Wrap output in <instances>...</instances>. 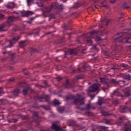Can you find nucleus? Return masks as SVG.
<instances>
[{
    "mask_svg": "<svg viewBox=\"0 0 131 131\" xmlns=\"http://www.w3.org/2000/svg\"><path fill=\"white\" fill-rule=\"evenodd\" d=\"M14 16H9L8 19L2 26H0V31H2L4 30V28L6 26H11L12 25V22L16 21L20 16L23 17H28V16H31L33 15V12L30 11H26L24 12H18L14 11L13 12Z\"/></svg>",
    "mask_w": 131,
    "mask_h": 131,
    "instance_id": "nucleus-1",
    "label": "nucleus"
},
{
    "mask_svg": "<svg viewBox=\"0 0 131 131\" xmlns=\"http://www.w3.org/2000/svg\"><path fill=\"white\" fill-rule=\"evenodd\" d=\"M98 31H93L91 33H89L87 35L86 38L84 39V41H85L86 43L89 45H92L93 41L92 39L94 38L96 40V41H100L101 40V38L98 36Z\"/></svg>",
    "mask_w": 131,
    "mask_h": 131,
    "instance_id": "nucleus-2",
    "label": "nucleus"
},
{
    "mask_svg": "<svg viewBox=\"0 0 131 131\" xmlns=\"http://www.w3.org/2000/svg\"><path fill=\"white\" fill-rule=\"evenodd\" d=\"M123 35L122 33H119L114 36L115 41H120L122 43H131V38L127 37L121 39V36Z\"/></svg>",
    "mask_w": 131,
    "mask_h": 131,
    "instance_id": "nucleus-3",
    "label": "nucleus"
},
{
    "mask_svg": "<svg viewBox=\"0 0 131 131\" xmlns=\"http://www.w3.org/2000/svg\"><path fill=\"white\" fill-rule=\"evenodd\" d=\"M71 98L74 99V103L76 105H79V106H77L78 109H81L80 105L84 104V98L79 95H77L76 96H71Z\"/></svg>",
    "mask_w": 131,
    "mask_h": 131,
    "instance_id": "nucleus-4",
    "label": "nucleus"
},
{
    "mask_svg": "<svg viewBox=\"0 0 131 131\" xmlns=\"http://www.w3.org/2000/svg\"><path fill=\"white\" fill-rule=\"evenodd\" d=\"M100 80L102 82H104L105 84L109 85V83H114V84H117L118 83H120V82H123L124 85H127L128 83H125V80H120L119 82H117L116 80L114 79H112L110 82H107L105 80V79L103 78H100Z\"/></svg>",
    "mask_w": 131,
    "mask_h": 131,
    "instance_id": "nucleus-5",
    "label": "nucleus"
},
{
    "mask_svg": "<svg viewBox=\"0 0 131 131\" xmlns=\"http://www.w3.org/2000/svg\"><path fill=\"white\" fill-rule=\"evenodd\" d=\"M77 82V80L74 79L72 83L69 82V80H67L65 84L63 85V86L66 88V89H69V88H74L75 85L74 83H76Z\"/></svg>",
    "mask_w": 131,
    "mask_h": 131,
    "instance_id": "nucleus-6",
    "label": "nucleus"
},
{
    "mask_svg": "<svg viewBox=\"0 0 131 131\" xmlns=\"http://www.w3.org/2000/svg\"><path fill=\"white\" fill-rule=\"evenodd\" d=\"M21 38V36H16L13 38L12 39L9 41V45L7 47V48H12L13 47V45L15 43L16 41L19 40Z\"/></svg>",
    "mask_w": 131,
    "mask_h": 131,
    "instance_id": "nucleus-7",
    "label": "nucleus"
},
{
    "mask_svg": "<svg viewBox=\"0 0 131 131\" xmlns=\"http://www.w3.org/2000/svg\"><path fill=\"white\" fill-rule=\"evenodd\" d=\"M110 22H111V20L110 19H104L101 20L99 23L100 25V28H105V27H107Z\"/></svg>",
    "mask_w": 131,
    "mask_h": 131,
    "instance_id": "nucleus-8",
    "label": "nucleus"
},
{
    "mask_svg": "<svg viewBox=\"0 0 131 131\" xmlns=\"http://www.w3.org/2000/svg\"><path fill=\"white\" fill-rule=\"evenodd\" d=\"M78 52H79V50L78 49H70L68 52H65V55L67 56V55H77L78 54Z\"/></svg>",
    "mask_w": 131,
    "mask_h": 131,
    "instance_id": "nucleus-9",
    "label": "nucleus"
},
{
    "mask_svg": "<svg viewBox=\"0 0 131 131\" xmlns=\"http://www.w3.org/2000/svg\"><path fill=\"white\" fill-rule=\"evenodd\" d=\"M45 100L46 102H49L50 100V96L43 94L40 96H37V100H39V102H42L41 100Z\"/></svg>",
    "mask_w": 131,
    "mask_h": 131,
    "instance_id": "nucleus-10",
    "label": "nucleus"
},
{
    "mask_svg": "<svg viewBox=\"0 0 131 131\" xmlns=\"http://www.w3.org/2000/svg\"><path fill=\"white\" fill-rule=\"evenodd\" d=\"M99 90V87L97 84H94L89 88V92L90 93H95Z\"/></svg>",
    "mask_w": 131,
    "mask_h": 131,
    "instance_id": "nucleus-11",
    "label": "nucleus"
},
{
    "mask_svg": "<svg viewBox=\"0 0 131 131\" xmlns=\"http://www.w3.org/2000/svg\"><path fill=\"white\" fill-rule=\"evenodd\" d=\"M3 54L4 55H6V54H7L8 55H11V61L13 63V64L15 63L16 61H14V60L16 59L15 57H14V56H15V54L12 53L11 51H5V52H3Z\"/></svg>",
    "mask_w": 131,
    "mask_h": 131,
    "instance_id": "nucleus-12",
    "label": "nucleus"
},
{
    "mask_svg": "<svg viewBox=\"0 0 131 131\" xmlns=\"http://www.w3.org/2000/svg\"><path fill=\"white\" fill-rule=\"evenodd\" d=\"M52 129H54L55 131H65L64 129L58 126L56 124L53 123L52 126Z\"/></svg>",
    "mask_w": 131,
    "mask_h": 131,
    "instance_id": "nucleus-13",
    "label": "nucleus"
},
{
    "mask_svg": "<svg viewBox=\"0 0 131 131\" xmlns=\"http://www.w3.org/2000/svg\"><path fill=\"white\" fill-rule=\"evenodd\" d=\"M112 95L115 97H121V98H123V95L118 91V90H114Z\"/></svg>",
    "mask_w": 131,
    "mask_h": 131,
    "instance_id": "nucleus-14",
    "label": "nucleus"
},
{
    "mask_svg": "<svg viewBox=\"0 0 131 131\" xmlns=\"http://www.w3.org/2000/svg\"><path fill=\"white\" fill-rule=\"evenodd\" d=\"M31 92H32L31 88L29 87H23V93L24 95H27V94H29V93H31Z\"/></svg>",
    "mask_w": 131,
    "mask_h": 131,
    "instance_id": "nucleus-15",
    "label": "nucleus"
},
{
    "mask_svg": "<svg viewBox=\"0 0 131 131\" xmlns=\"http://www.w3.org/2000/svg\"><path fill=\"white\" fill-rule=\"evenodd\" d=\"M53 9V6H47L46 8V10L45 11V12H43V14L45 16H47L49 14H50V12L52 11V9Z\"/></svg>",
    "mask_w": 131,
    "mask_h": 131,
    "instance_id": "nucleus-16",
    "label": "nucleus"
},
{
    "mask_svg": "<svg viewBox=\"0 0 131 131\" xmlns=\"http://www.w3.org/2000/svg\"><path fill=\"white\" fill-rule=\"evenodd\" d=\"M130 89L129 88H126L123 90V93H124L126 97H129L130 96Z\"/></svg>",
    "mask_w": 131,
    "mask_h": 131,
    "instance_id": "nucleus-17",
    "label": "nucleus"
},
{
    "mask_svg": "<svg viewBox=\"0 0 131 131\" xmlns=\"http://www.w3.org/2000/svg\"><path fill=\"white\" fill-rule=\"evenodd\" d=\"M123 120H126V118L125 117H121L118 119V121L117 122V124L118 125H122V121Z\"/></svg>",
    "mask_w": 131,
    "mask_h": 131,
    "instance_id": "nucleus-18",
    "label": "nucleus"
},
{
    "mask_svg": "<svg viewBox=\"0 0 131 131\" xmlns=\"http://www.w3.org/2000/svg\"><path fill=\"white\" fill-rule=\"evenodd\" d=\"M112 49H113V50H115V51H121V50H122V46L116 45L112 47Z\"/></svg>",
    "mask_w": 131,
    "mask_h": 131,
    "instance_id": "nucleus-19",
    "label": "nucleus"
},
{
    "mask_svg": "<svg viewBox=\"0 0 131 131\" xmlns=\"http://www.w3.org/2000/svg\"><path fill=\"white\" fill-rule=\"evenodd\" d=\"M6 7L7 9H14L15 8V4L13 2H10L6 5Z\"/></svg>",
    "mask_w": 131,
    "mask_h": 131,
    "instance_id": "nucleus-20",
    "label": "nucleus"
},
{
    "mask_svg": "<svg viewBox=\"0 0 131 131\" xmlns=\"http://www.w3.org/2000/svg\"><path fill=\"white\" fill-rule=\"evenodd\" d=\"M26 46H27V40L21 41L19 42V47L22 49L26 47Z\"/></svg>",
    "mask_w": 131,
    "mask_h": 131,
    "instance_id": "nucleus-21",
    "label": "nucleus"
},
{
    "mask_svg": "<svg viewBox=\"0 0 131 131\" xmlns=\"http://www.w3.org/2000/svg\"><path fill=\"white\" fill-rule=\"evenodd\" d=\"M119 111L121 113H125L127 111V108L124 106H121L119 108Z\"/></svg>",
    "mask_w": 131,
    "mask_h": 131,
    "instance_id": "nucleus-22",
    "label": "nucleus"
},
{
    "mask_svg": "<svg viewBox=\"0 0 131 131\" xmlns=\"http://www.w3.org/2000/svg\"><path fill=\"white\" fill-rule=\"evenodd\" d=\"M112 120H108V119H104L103 121V123H105V124H108L109 125L112 124Z\"/></svg>",
    "mask_w": 131,
    "mask_h": 131,
    "instance_id": "nucleus-23",
    "label": "nucleus"
},
{
    "mask_svg": "<svg viewBox=\"0 0 131 131\" xmlns=\"http://www.w3.org/2000/svg\"><path fill=\"white\" fill-rule=\"evenodd\" d=\"M126 128L125 129L124 131H131V125L128 124H124Z\"/></svg>",
    "mask_w": 131,
    "mask_h": 131,
    "instance_id": "nucleus-24",
    "label": "nucleus"
},
{
    "mask_svg": "<svg viewBox=\"0 0 131 131\" xmlns=\"http://www.w3.org/2000/svg\"><path fill=\"white\" fill-rule=\"evenodd\" d=\"M57 111L59 113H63V112L65 111V107H64V106L59 107L57 108Z\"/></svg>",
    "mask_w": 131,
    "mask_h": 131,
    "instance_id": "nucleus-25",
    "label": "nucleus"
},
{
    "mask_svg": "<svg viewBox=\"0 0 131 131\" xmlns=\"http://www.w3.org/2000/svg\"><path fill=\"white\" fill-rule=\"evenodd\" d=\"M92 108L91 104H88L84 108H82V110H90Z\"/></svg>",
    "mask_w": 131,
    "mask_h": 131,
    "instance_id": "nucleus-26",
    "label": "nucleus"
},
{
    "mask_svg": "<svg viewBox=\"0 0 131 131\" xmlns=\"http://www.w3.org/2000/svg\"><path fill=\"white\" fill-rule=\"evenodd\" d=\"M124 79H126L127 80H131V76L129 74H126L123 76Z\"/></svg>",
    "mask_w": 131,
    "mask_h": 131,
    "instance_id": "nucleus-27",
    "label": "nucleus"
},
{
    "mask_svg": "<svg viewBox=\"0 0 131 131\" xmlns=\"http://www.w3.org/2000/svg\"><path fill=\"white\" fill-rule=\"evenodd\" d=\"M101 113L103 116H110V115H112V114L109 113V112L102 111Z\"/></svg>",
    "mask_w": 131,
    "mask_h": 131,
    "instance_id": "nucleus-28",
    "label": "nucleus"
},
{
    "mask_svg": "<svg viewBox=\"0 0 131 131\" xmlns=\"http://www.w3.org/2000/svg\"><path fill=\"white\" fill-rule=\"evenodd\" d=\"M40 107H42V108H43L45 110H50V109H51V107L49 105H41Z\"/></svg>",
    "mask_w": 131,
    "mask_h": 131,
    "instance_id": "nucleus-29",
    "label": "nucleus"
},
{
    "mask_svg": "<svg viewBox=\"0 0 131 131\" xmlns=\"http://www.w3.org/2000/svg\"><path fill=\"white\" fill-rule=\"evenodd\" d=\"M53 104L54 106H57L58 105H60V104H61V102H60L59 100L55 99L53 101Z\"/></svg>",
    "mask_w": 131,
    "mask_h": 131,
    "instance_id": "nucleus-30",
    "label": "nucleus"
},
{
    "mask_svg": "<svg viewBox=\"0 0 131 131\" xmlns=\"http://www.w3.org/2000/svg\"><path fill=\"white\" fill-rule=\"evenodd\" d=\"M34 2V0H27V3L28 6L30 7V6L32 4V3Z\"/></svg>",
    "mask_w": 131,
    "mask_h": 131,
    "instance_id": "nucleus-31",
    "label": "nucleus"
},
{
    "mask_svg": "<svg viewBox=\"0 0 131 131\" xmlns=\"http://www.w3.org/2000/svg\"><path fill=\"white\" fill-rule=\"evenodd\" d=\"M104 98H100L99 99V101L98 102V105H99L100 106H101V105H102V104H103L104 103Z\"/></svg>",
    "mask_w": 131,
    "mask_h": 131,
    "instance_id": "nucleus-32",
    "label": "nucleus"
},
{
    "mask_svg": "<svg viewBox=\"0 0 131 131\" xmlns=\"http://www.w3.org/2000/svg\"><path fill=\"white\" fill-rule=\"evenodd\" d=\"M20 94V90L19 89H15L13 91V94L19 95Z\"/></svg>",
    "mask_w": 131,
    "mask_h": 131,
    "instance_id": "nucleus-33",
    "label": "nucleus"
},
{
    "mask_svg": "<svg viewBox=\"0 0 131 131\" xmlns=\"http://www.w3.org/2000/svg\"><path fill=\"white\" fill-rule=\"evenodd\" d=\"M113 104L114 105H117L118 104H119V100H118V99H114L113 101Z\"/></svg>",
    "mask_w": 131,
    "mask_h": 131,
    "instance_id": "nucleus-34",
    "label": "nucleus"
},
{
    "mask_svg": "<svg viewBox=\"0 0 131 131\" xmlns=\"http://www.w3.org/2000/svg\"><path fill=\"white\" fill-rule=\"evenodd\" d=\"M37 5H38V7H42L43 5L42 4V1H38L37 2Z\"/></svg>",
    "mask_w": 131,
    "mask_h": 131,
    "instance_id": "nucleus-35",
    "label": "nucleus"
},
{
    "mask_svg": "<svg viewBox=\"0 0 131 131\" xmlns=\"http://www.w3.org/2000/svg\"><path fill=\"white\" fill-rule=\"evenodd\" d=\"M30 53H36L37 52V50L34 48H30Z\"/></svg>",
    "mask_w": 131,
    "mask_h": 131,
    "instance_id": "nucleus-36",
    "label": "nucleus"
},
{
    "mask_svg": "<svg viewBox=\"0 0 131 131\" xmlns=\"http://www.w3.org/2000/svg\"><path fill=\"white\" fill-rule=\"evenodd\" d=\"M33 116H35V117H37V118H38V112H34L33 113Z\"/></svg>",
    "mask_w": 131,
    "mask_h": 131,
    "instance_id": "nucleus-37",
    "label": "nucleus"
},
{
    "mask_svg": "<svg viewBox=\"0 0 131 131\" xmlns=\"http://www.w3.org/2000/svg\"><path fill=\"white\" fill-rule=\"evenodd\" d=\"M77 79H81L82 78V75H79L76 76Z\"/></svg>",
    "mask_w": 131,
    "mask_h": 131,
    "instance_id": "nucleus-38",
    "label": "nucleus"
},
{
    "mask_svg": "<svg viewBox=\"0 0 131 131\" xmlns=\"http://www.w3.org/2000/svg\"><path fill=\"white\" fill-rule=\"evenodd\" d=\"M3 19H5V15L0 13V20H3Z\"/></svg>",
    "mask_w": 131,
    "mask_h": 131,
    "instance_id": "nucleus-39",
    "label": "nucleus"
},
{
    "mask_svg": "<svg viewBox=\"0 0 131 131\" xmlns=\"http://www.w3.org/2000/svg\"><path fill=\"white\" fill-rule=\"evenodd\" d=\"M63 27L66 30H69L70 29L66 25H63Z\"/></svg>",
    "mask_w": 131,
    "mask_h": 131,
    "instance_id": "nucleus-40",
    "label": "nucleus"
},
{
    "mask_svg": "<svg viewBox=\"0 0 131 131\" xmlns=\"http://www.w3.org/2000/svg\"><path fill=\"white\" fill-rule=\"evenodd\" d=\"M100 128L101 129H108V127L104 126H100Z\"/></svg>",
    "mask_w": 131,
    "mask_h": 131,
    "instance_id": "nucleus-41",
    "label": "nucleus"
},
{
    "mask_svg": "<svg viewBox=\"0 0 131 131\" xmlns=\"http://www.w3.org/2000/svg\"><path fill=\"white\" fill-rule=\"evenodd\" d=\"M56 79L57 81H60V80H62V77L59 76L56 78Z\"/></svg>",
    "mask_w": 131,
    "mask_h": 131,
    "instance_id": "nucleus-42",
    "label": "nucleus"
},
{
    "mask_svg": "<svg viewBox=\"0 0 131 131\" xmlns=\"http://www.w3.org/2000/svg\"><path fill=\"white\" fill-rule=\"evenodd\" d=\"M2 94H4L3 92V88L0 87V97H1Z\"/></svg>",
    "mask_w": 131,
    "mask_h": 131,
    "instance_id": "nucleus-43",
    "label": "nucleus"
},
{
    "mask_svg": "<svg viewBox=\"0 0 131 131\" xmlns=\"http://www.w3.org/2000/svg\"><path fill=\"white\" fill-rule=\"evenodd\" d=\"M58 8L60 10H62L63 9V5H58Z\"/></svg>",
    "mask_w": 131,
    "mask_h": 131,
    "instance_id": "nucleus-44",
    "label": "nucleus"
},
{
    "mask_svg": "<svg viewBox=\"0 0 131 131\" xmlns=\"http://www.w3.org/2000/svg\"><path fill=\"white\" fill-rule=\"evenodd\" d=\"M74 7L75 8H78V3H76L74 5Z\"/></svg>",
    "mask_w": 131,
    "mask_h": 131,
    "instance_id": "nucleus-45",
    "label": "nucleus"
},
{
    "mask_svg": "<svg viewBox=\"0 0 131 131\" xmlns=\"http://www.w3.org/2000/svg\"><path fill=\"white\" fill-rule=\"evenodd\" d=\"M122 67H124V68H126V67H127V64H125L124 63H123L122 64Z\"/></svg>",
    "mask_w": 131,
    "mask_h": 131,
    "instance_id": "nucleus-46",
    "label": "nucleus"
},
{
    "mask_svg": "<svg viewBox=\"0 0 131 131\" xmlns=\"http://www.w3.org/2000/svg\"><path fill=\"white\" fill-rule=\"evenodd\" d=\"M101 53H102V54H107V51H106L105 50H102V51H101Z\"/></svg>",
    "mask_w": 131,
    "mask_h": 131,
    "instance_id": "nucleus-47",
    "label": "nucleus"
},
{
    "mask_svg": "<svg viewBox=\"0 0 131 131\" xmlns=\"http://www.w3.org/2000/svg\"><path fill=\"white\" fill-rule=\"evenodd\" d=\"M90 98H92V100H94V99L95 98V96L94 95H90Z\"/></svg>",
    "mask_w": 131,
    "mask_h": 131,
    "instance_id": "nucleus-48",
    "label": "nucleus"
},
{
    "mask_svg": "<svg viewBox=\"0 0 131 131\" xmlns=\"http://www.w3.org/2000/svg\"><path fill=\"white\" fill-rule=\"evenodd\" d=\"M111 4H115L116 3V0H113L111 1Z\"/></svg>",
    "mask_w": 131,
    "mask_h": 131,
    "instance_id": "nucleus-49",
    "label": "nucleus"
},
{
    "mask_svg": "<svg viewBox=\"0 0 131 131\" xmlns=\"http://www.w3.org/2000/svg\"><path fill=\"white\" fill-rule=\"evenodd\" d=\"M124 16V14H123V13H121V17H120L119 19H121V18H123Z\"/></svg>",
    "mask_w": 131,
    "mask_h": 131,
    "instance_id": "nucleus-50",
    "label": "nucleus"
},
{
    "mask_svg": "<svg viewBox=\"0 0 131 131\" xmlns=\"http://www.w3.org/2000/svg\"><path fill=\"white\" fill-rule=\"evenodd\" d=\"M6 60H8V58H2V61H6Z\"/></svg>",
    "mask_w": 131,
    "mask_h": 131,
    "instance_id": "nucleus-51",
    "label": "nucleus"
},
{
    "mask_svg": "<svg viewBox=\"0 0 131 131\" xmlns=\"http://www.w3.org/2000/svg\"><path fill=\"white\" fill-rule=\"evenodd\" d=\"M20 86H23V85H24V82H21L19 84Z\"/></svg>",
    "mask_w": 131,
    "mask_h": 131,
    "instance_id": "nucleus-52",
    "label": "nucleus"
},
{
    "mask_svg": "<svg viewBox=\"0 0 131 131\" xmlns=\"http://www.w3.org/2000/svg\"><path fill=\"white\" fill-rule=\"evenodd\" d=\"M93 49H94V50H98V48H97V46H94L93 47Z\"/></svg>",
    "mask_w": 131,
    "mask_h": 131,
    "instance_id": "nucleus-53",
    "label": "nucleus"
},
{
    "mask_svg": "<svg viewBox=\"0 0 131 131\" xmlns=\"http://www.w3.org/2000/svg\"><path fill=\"white\" fill-rule=\"evenodd\" d=\"M82 68L83 69H86V67H85V66H82Z\"/></svg>",
    "mask_w": 131,
    "mask_h": 131,
    "instance_id": "nucleus-54",
    "label": "nucleus"
},
{
    "mask_svg": "<svg viewBox=\"0 0 131 131\" xmlns=\"http://www.w3.org/2000/svg\"><path fill=\"white\" fill-rule=\"evenodd\" d=\"M2 103H7V100H2Z\"/></svg>",
    "mask_w": 131,
    "mask_h": 131,
    "instance_id": "nucleus-55",
    "label": "nucleus"
},
{
    "mask_svg": "<svg viewBox=\"0 0 131 131\" xmlns=\"http://www.w3.org/2000/svg\"><path fill=\"white\" fill-rule=\"evenodd\" d=\"M44 83H45V85H47V86L48 85V82L45 81V82H44Z\"/></svg>",
    "mask_w": 131,
    "mask_h": 131,
    "instance_id": "nucleus-56",
    "label": "nucleus"
},
{
    "mask_svg": "<svg viewBox=\"0 0 131 131\" xmlns=\"http://www.w3.org/2000/svg\"><path fill=\"white\" fill-rule=\"evenodd\" d=\"M35 19V17H32L30 18V21H32V20H34Z\"/></svg>",
    "mask_w": 131,
    "mask_h": 131,
    "instance_id": "nucleus-57",
    "label": "nucleus"
},
{
    "mask_svg": "<svg viewBox=\"0 0 131 131\" xmlns=\"http://www.w3.org/2000/svg\"><path fill=\"white\" fill-rule=\"evenodd\" d=\"M77 70H78V71H79L80 72H81V70L80 69V68H78L77 69Z\"/></svg>",
    "mask_w": 131,
    "mask_h": 131,
    "instance_id": "nucleus-58",
    "label": "nucleus"
},
{
    "mask_svg": "<svg viewBox=\"0 0 131 131\" xmlns=\"http://www.w3.org/2000/svg\"><path fill=\"white\" fill-rule=\"evenodd\" d=\"M9 81H14V78L10 79Z\"/></svg>",
    "mask_w": 131,
    "mask_h": 131,
    "instance_id": "nucleus-59",
    "label": "nucleus"
},
{
    "mask_svg": "<svg viewBox=\"0 0 131 131\" xmlns=\"http://www.w3.org/2000/svg\"><path fill=\"white\" fill-rule=\"evenodd\" d=\"M87 114H88V115H91V114H92V113L90 112H88Z\"/></svg>",
    "mask_w": 131,
    "mask_h": 131,
    "instance_id": "nucleus-60",
    "label": "nucleus"
},
{
    "mask_svg": "<svg viewBox=\"0 0 131 131\" xmlns=\"http://www.w3.org/2000/svg\"><path fill=\"white\" fill-rule=\"evenodd\" d=\"M59 59V57H57V58H56V60H57V61H61L62 60V59Z\"/></svg>",
    "mask_w": 131,
    "mask_h": 131,
    "instance_id": "nucleus-61",
    "label": "nucleus"
},
{
    "mask_svg": "<svg viewBox=\"0 0 131 131\" xmlns=\"http://www.w3.org/2000/svg\"><path fill=\"white\" fill-rule=\"evenodd\" d=\"M131 33V29L129 30L128 34H130Z\"/></svg>",
    "mask_w": 131,
    "mask_h": 131,
    "instance_id": "nucleus-62",
    "label": "nucleus"
},
{
    "mask_svg": "<svg viewBox=\"0 0 131 131\" xmlns=\"http://www.w3.org/2000/svg\"><path fill=\"white\" fill-rule=\"evenodd\" d=\"M40 131H51L50 130H43V129H41Z\"/></svg>",
    "mask_w": 131,
    "mask_h": 131,
    "instance_id": "nucleus-63",
    "label": "nucleus"
},
{
    "mask_svg": "<svg viewBox=\"0 0 131 131\" xmlns=\"http://www.w3.org/2000/svg\"><path fill=\"white\" fill-rule=\"evenodd\" d=\"M129 102H130V103H131V97L129 98Z\"/></svg>",
    "mask_w": 131,
    "mask_h": 131,
    "instance_id": "nucleus-64",
    "label": "nucleus"
}]
</instances>
